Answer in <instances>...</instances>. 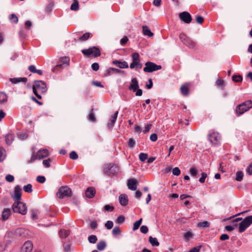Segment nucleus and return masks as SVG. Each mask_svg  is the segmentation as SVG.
<instances>
[{"label": "nucleus", "mask_w": 252, "mask_h": 252, "mask_svg": "<svg viewBox=\"0 0 252 252\" xmlns=\"http://www.w3.org/2000/svg\"><path fill=\"white\" fill-rule=\"evenodd\" d=\"M12 210L14 213H20L23 215L26 214L27 212L25 204L21 202H16L12 205Z\"/></svg>", "instance_id": "obj_5"}, {"label": "nucleus", "mask_w": 252, "mask_h": 252, "mask_svg": "<svg viewBox=\"0 0 252 252\" xmlns=\"http://www.w3.org/2000/svg\"><path fill=\"white\" fill-rule=\"evenodd\" d=\"M246 172L249 175H252V163L247 167Z\"/></svg>", "instance_id": "obj_64"}, {"label": "nucleus", "mask_w": 252, "mask_h": 252, "mask_svg": "<svg viewBox=\"0 0 252 252\" xmlns=\"http://www.w3.org/2000/svg\"><path fill=\"white\" fill-rule=\"evenodd\" d=\"M142 219L141 218L140 220H139L137 221H136L133 223V231H135L139 228L140 225H141V224L142 223Z\"/></svg>", "instance_id": "obj_38"}, {"label": "nucleus", "mask_w": 252, "mask_h": 252, "mask_svg": "<svg viewBox=\"0 0 252 252\" xmlns=\"http://www.w3.org/2000/svg\"><path fill=\"white\" fill-rule=\"evenodd\" d=\"M252 108V101L251 100H247L236 106V112L238 116L243 114L244 112L248 111Z\"/></svg>", "instance_id": "obj_2"}, {"label": "nucleus", "mask_w": 252, "mask_h": 252, "mask_svg": "<svg viewBox=\"0 0 252 252\" xmlns=\"http://www.w3.org/2000/svg\"><path fill=\"white\" fill-rule=\"evenodd\" d=\"M149 241L152 246H158L159 243L156 238H154L152 236H150L149 238Z\"/></svg>", "instance_id": "obj_28"}, {"label": "nucleus", "mask_w": 252, "mask_h": 252, "mask_svg": "<svg viewBox=\"0 0 252 252\" xmlns=\"http://www.w3.org/2000/svg\"><path fill=\"white\" fill-rule=\"evenodd\" d=\"M243 78L241 75H233L232 80L235 82H240L242 81Z\"/></svg>", "instance_id": "obj_47"}, {"label": "nucleus", "mask_w": 252, "mask_h": 252, "mask_svg": "<svg viewBox=\"0 0 252 252\" xmlns=\"http://www.w3.org/2000/svg\"><path fill=\"white\" fill-rule=\"evenodd\" d=\"M112 233L113 235L116 236L120 234L121 231L119 226H115L112 230Z\"/></svg>", "instance_id": "obj_45"}, {"label": "nucleus", "mask_w": 252, "mask_h": 252, "mask_svg": "<svg viewBox=\"0 0 252 252\" xmlns=\"http://www.w3.org/2000/svg\"><path fill=\"white\" fill-rule=\"evenodd\" d=\"M132 62L137 63L140 62L139 55L137 53H134L132 55Z\"/></svg>", "instance_id": "obj_43"}, {"label": "nucleus", "mask_w": 252, "mask_h": 252, "mask_svg": "<svg viewBox=\"0 0 252 252\" xmlns=\"http://www.w3.org/2000/svg\"><path fill=\"white\" fill-rule=\"evenodd\" d=\"M7 95L3 92H0V103L5 102L7 101Z\"/></svg>", "instance_id": "obj_37"}, {"label": "nucleus", "mask_w": 252, "mask_h": 252, "mask_svg": "<svg viewBox=\"0 0 252 252\" xmlns=\"http://www.w3.org/2000/svg\"><path fill=\"white\" fill-rule=\"evenodd\" d=\"M86 196L89 198H93L95 194V189L93 187H89L85 192Z\"/></svg>", "instance_id": "obj_21"}, {"label": "nucleus", "mask_w": 252, "mask_h": 252, "mask_svg": "<svg viewBox=\"0 0 252 252\" xmlns=\"http://www.w3.org/2000/svg\"><path fill=\"white\" fill-rule=\"evenodd\" d=\"M106 247V244L105 241H101L97 244V249L99 251L103 250Z\"/></svg>", "instance_id": "obj_30"}, {"label": "nucleus", "mask_w": 252, "mask_h": 252, "mask_svg": "<svg viewBox=\"0 0 252 252\" xmlns=\"http://www.w3.org/2000/svg\"><path fill=\"white\" fill-rule=\"evenodd\" d=\"M97 240V237L94 235H91L88 237V241L90 243L95 244Z\"/></svg>", "instance_id": "obj_40"}, {"label": "nucleus", "mask_w": 252, "mask_h": 252, "mask_svg": "<svg viewBox=\"0 0 252 252\" xmlns=\"http://www.w3.org/2000/svg\"><path fill=\"white\" fill-rule=\"evenodd\" d=\"M94 109L92 108L89 115V120L92 122H94L96 121L95 115L93 112Z\"/></svg>", "instance_id": "obj_39"}, {"label": "nucleus", "mask_w": 252, "mask_h": 252, "mask_svg": "<svg viewBox=\"0 0 252 252\" xmlns=\"http://www.w3.org/2000/svg\"><path fill=\"white\" fill-rule=\"evenodd\" d=\"M34 94L38 99L41 98V94H44L47 91V87L45 83L42 81L37 80L34 81L32 86Z\"/></svg>", "instance_id": "obj_1"}, {"label": "nucleus", "mask_w": 252, "mask_h": 252, "mask_svg": "<svg viewBox=\"0 0 252 252\" xmlns=\"http://www.w3.org/2000/svg\"><path fill=\"white\" fill-rule=\"evenodd\" d=\"M54 2L52 1H49L46 7L47 12L50 13L52 10Z\"/></svg>", "instance_id": "obj_44"}, {"label": "nucleus", "mask_w": 252, "mask_h": 252, "mask_svg": "<svg viewBox=\"0 0 252 252\" xmlns=\"http://www.w3.org/2000/svg\"><path fill=\"white\" fill-rule=\"evenodd\" d=\"M69 234V231L65 229H61L59 231V235L62 239H64L67 237Z\"/></svg>", "instance_id": "obj_29"}, {"label": "nucleus", "mask_w": 252, "mask_h": 252, "mask_svg": "<svg viewBox=\"0 0 252 252\" xmlns=\"http://www.w3.org/2000/svg\"><path fill=\"white\" fill-rule=\"evenodd\" d=\"M32 248L33 245L32 242L27 241L22 246L21 252H31Z\"/></svg>", "instance_id": "obj_13"}, {"label": "nucleus", "mask_w": 252, "mask_h": 252, "mask_svg": "<svg viewBox=\"0 0 252 252\" xmlns=\"http://www.w3.org/2000/svg\"><path fill=\"white\" fill-rule=\"evenodd\" d=\"M118 115V111H116L113 116L111 117V118L110 119L109 122L107 124V127L109 128H112L114 125V124L117 119Z\"/></svg>", "instance_id": "obj_22"}, {"label": "nucleus", "mask_w": 252, "mask_h": 252, "mask_svg": "<svg viewBox=\"0 0 252 252\" xmlns=\"http://www.w3.org/2000/svg\"><path fill=\"white\" fill-rule=\"evenodd\" d=\"M252 223V215L246 217L244 220L240 222L239 226V232H243Z\"/></svg>", "instance_id": "obj_7"}, {"label": "nucleus", "mask_w": 252, "mask_h": 252, "mask_svg": "<svg viewBox=\"0 0 252 252\" xmlns=\"http://www.w3.org/2000/svg\"><path fill=\"white\" fill-rule=\"evenodd\" d=\"M125 220V218L123 216H120L118 217L115 222L118 224H122Z\"/></svg>", "instance_id": "obj_48"}, {"label": "nucleus", "mask_w": 252, "mask_h": 252, "mask_svg": "<svg viewBox=\"0 0 252 252\" xmlns=\"http://www.w3.org/2000/svg\"><path fill=\"white\" fill-rule=\"evenodd\" d=\"M124 73V71L117 68L111 67L108 68L105 73V76H109L114 73Z\"/></svg>", "instance_id": "obj_23"}, {"label": "nucleus", "mask_w": 252, "mask_h": 252, "mask_svg": "<svg viewBox=\"0 0 252 252\" xmlns=\"http://www.w3.org/2000/svg\"><path fill=\"white\" fill-rule=\"evenodd\" d=\"M91 67L93 70L96 71L99 69V66L98 63H94L92 64Z\"/></svg>", "instance_id": "obj_61"}, {"label": "nucleus", "mask_w": 252, "mask_h": 252, "mask_svg": "<svg viewBox=\"0 0 252 252\" xmlns=\"http://www.w3.org/2000/svg\"><path fill=\"white\" fill-rule=\"evenodd\" d=\"M82 53L88 57H97L100 55V50L96 47H90L82 50Z\"/></svg>", "instance_id": "obj_4"}, {"label": "nucleus", "mask_w": 252, "mask_h": 252, "mask_svg": "<svg viewBox=\"0 0 252 252\" xmlns=\"http://www.w3.org/2000/svg\"><path fill=\"white\" fill-rule=\"evenodd\" d=\"M63 69L62 64H58L52 68V71L54 73H57Z\"/></svg>", "instance_id": "obj_42"}, {"label": "nucleus", "mask_w": 252, "mask_h": 252, "mask_svg": "<svg viewBox=\"0 0 252 252\" xmlns=\"http://www.w3.org/2000/svg\"><path fill=\"white\" fill-rule=\"evenodd\" d=\"M179 17L182 21L187 24L190 23L192 20L190 14L188 12L186 11L180 13Z\"/></svg>", "instance_id": "obj_10"}, {"label": "nucleus", "mask_w": 252, "mask_h": 252, "mask_svg": "<svg viewBox=\"0 0 252 252\" xmlns=\"http://www.w3.org/2000/svg\"><path fill=\"white\" fill-rule=\"evenodd\" d=\"M24 190L28 193H31L32 191V185L31 184H29L23 187Z\"/></svg>", "instance_id": "obj_41"}, {"label": "nucleus", "mask_w": 252, "mask_h": 252, "mask_svg": "<svg viewBox=\"0 0 252 252\" xmlns=\"http://www.w3.org/2000/svg\"><path fill=\"white\" fill-rule=\"evenodd\" d=\"M142 28V32L144 35L147 36L148 37H151L153 36V33L151 31V30H150L148 26H143Z\"/></svg>", "instance_id": "obj_25"}, {"label": "nucleus", "mask_w": 252, "mask_h": 252, "mask_svg": "<svg viewBox=\"0 0 252 252\" xmlns=\"http://www.w3.org/2000/svg\"><path fill=\"white\" fill-rule=\"evenodd\" d=\"M11 211L10 209L6 208L3 210L2 213V220L5 221L8 220L11 215Z\"/></svg>", "instance_id": "obj_24"}, {"label": "nucleus", "mask_w": 252, "mask_h": 252, "mask_svg": "<svg viewBox=\"0 0 252 252\" xmlns=\"http://www.w3.org/2000/svg\"><path fill=\"white\" fill-rule=\"evenodd\" d=\"M10 81L12 84H17L21 82H26L27 81V78L26 77H19V78H10Z\"/></svg>", "instance_id": "obj_26"}, {"label": "nucleus", "mask_w": 252, "mask_h": 252, "mask_svg": "<svg viewBox=\"0 0 252 252\" xmlns=\"http://www.w3.org/2000/svg\"><path fill=\"white\" fill-rule=\"evenodd\" d=\"M49 155V152L46 149H42L39 150L36 156H35V159H42Z\"/></svg>", "instance_id": "obj_14"}, {"label": "nucleus", "mask_w": 252, "mask_h": 252, "mask_svg": "<svg viewBox=\"0 0 252 252\" xmlns=\"http://www.w3.org/2000/svg\"><path fill=\"white\" fill-rule=\"evenodd\" d=\"M22 196V189L20 186L17 185L14 188V193L12 195V197L14 200H21Z\"/></svg>", "instance_id": "obj_11"}, {"label": "nucleus", "mask_w": 252, "mask_h": 252, "mask_svg": "<svg viewBox=\"0 0 252 252\" xmlns=\"http://www.w3.org/2000/svg\"><path fill=\"white\" fill-rule=\"evenodd\" d=\"M51 160L50 158H48L47 159H45L43 161L42 163L44 166L48 168L50 166V163H51Z\"/></svg>", "instance_id": "obj_54"}, {"label": "nucleus", "mask_w": 252, "mask_h": 252, "mask_svg": "<svg viewBox=\"0 0 252 252\" xmlns=\"http://www.w3.org/2000/svg\"><path fill=\"white\" fill-rule=\"evenodd\" d=\"M105 226L108 229H111L113 226V222L111 220H108L106 221V222L105 223Z\"/></svg>", "instance_id": "obj_53"}, {"label": "nucleus", "mask_w": 252, "mask_h": 252, "mask_svg": "<svg viewBox=\"0 0 252 252\" xmlns=\"http://www.w3.org/2000/svg\"><path fill=\"white\" fill-rule=\"evenodd\" d=\"M135 145V142L132 138H130L128 140V146L130 148H133Z\"/></svg>", "instance_id": "obj_60"}, {"label": "nucleus", "mask_w": 252, "mask_h": 252, "mask_svg": "<svg viewBox=\"0 0 252 252\" xmlns=\"http://www.w3.org/2000/svg\"><path fill=\"white\" fill-rule=\"evenodd\" d=\"M69 157L71 159L75 160L78 158V156L75 151H72L69 154Z\"/></svg>", "instance_id": "obj_52"}, {"label": "nucleus", "mask_w": 252, "mask_h": 252, "mask_svg": "<svg viewBox=\"0 0 252 252\" xmlns=\"http://www.w3.org/2000/svg\"><path fill=\"white\" fill-rule=\"evenodd\" d=\"M119 202L123 206H126L128 203V197L125 194H122L119 197Z\"/></svg>", "instance_id": "obj_19"}, {"label": "nucleus", "mask_w": 252, "mask_h": 252, "mask_svg": "<svg viewBox=\"0 0 252 252\" xmlns=\"http://www.w3.org/2000/svg\"><path fill=\"white\" fill-rule=\"evenodd\" d=\"M119 168L116 164L106 163L103 166V172L107 175H113L118 172Z\"/></svg>", "instance_id": "obj_3"}, {"label": "nucleus", "mask_w": 252, "mask_h": 252, "mask_svg": "<svg viewBox=\"0 0 252 252\" xmlns=\"http://www.w3.org/2000/svg\"><path fill=\"white\" fill-rule=\"evenodd\" d=\"M4 138L6 144L10 146L14 140V135L13 133H9L5 135Z\"/></svg>", "instance_id": "obj_20"}, {"label": "nucleus", "mask_w": 252, "mask_h": 252, "mask_svg": "<svg viewBox=\"0 0 252 252\" xmlns=\"http://www.w3.org/2000/svg\"><path fill=\"white\" fill-rule=\"evenodd\" d=\"M139 159L141 161H144L148 158V155L143 153H141L139 155Z\"/></svg>", "instance_id": "obj_49"}, {"label": "nucleus", "mask_w": 252, "mask_h": 252, "mask_svg": "<svg viewBox=\"0 0 252 252\" xmlns=\"http://www.w3.org/2000/svg\"><path fill=\"white\" fill-rule=\"evenodd\" d=\"M196 21L197 23L201 24L203 22L204 18L201 16H197L196 17Z\"/></svg>", "instance_id": "obj_62"}, {"label": "nucleus", "mask_w": 252, "mask_h": 252, "mask_svg": "<svg viewBox=\"0 0 252 252\" xmlns=\"http://www.w3.org/2000/svg\"><path fill=\"white\" fill-rule=\"evenodd\" d=\"M112 63L120 68H127L128 67V63L126 61L121 62L118 60H115Z\"/></svg>", "instance_id": "obj_17"}, {"label": "nucleus", "mask_w": 252, "mask_h": 252, "mask_svg": "<svg viewBox=\"0 0 252 252\" xmlns=\"http://www.w3.org/2000/svg\"><path fill=\"white\" fill-rule=\"evenodd\" d=\"M244 174L242 171H239L236 173V180L238 182L241 181L243 179Z\"/></svg>", "instance_id": "obj_35"}, {"label": "nucleus", "mask_w": 252, "mask_h": 252, "mask_svg": "<svg viewBox=\"0 0 252 252\" xmlns=\"http://www.w3.org/2000/svg\"><path fill=\"white\" fill-rule=\"evenodd\" d=\"M137 181L135 179H130L127 182L128 188L131 190H135L137 189Z\"/></svg>", "instance_id": "obj_16"}, {"label": "nucleus", "mask_w": 252, "mask_h": 252, "mask_svg": "<svg viewBox=\"0 0 252 252\" xmlns=\"http://www.w3.org/2000/svg\"><path fill=\"white\" fill-rule=\"evenodd\" d=\"M71 195V190L67 186H63L59 188L57 196L60 199Z\"/></svg>", "instance_id": "obj_6"}, {"label": "nucleus", "mask_w": 252, "mask_h": 252, "mask_svg": "<svg viewBox=\"0 0 252 252\" xmlns=\"http://www.w3.org/2000/svg\"><path fill=\"white\" fill-rule=\"evenodd\" d=\"M180 91L181 94L184 96H187L189 95V87L186 85H183L180 88Z\"/></svg>", "instance_id": "obj_27"}, {"label": "nucleus", "mask_w": 252, "mask_h": 252, "mask_svg": "<svg viewBox=\"0 0 252 252\" xmlns=\"http://www.w3.org/2000/svg\"><path fill=\"white\" fill-rule=\"evenodd\" d=\"M201 175V177L199 178V181L201 183H203L205 182V179L207 177V174L205 172H202Z\"/></svg>", "instance_id": "obj_50"}, {"label": "nucleus", "mask_w": 252, "mask_h": 252, "mask_svg": "<svg viewBox=\"0 0 252 252\" xmlns=\"http://www.w3.org/2000/svg\"><path fill=\"white\" fill-rule=\"evenodd\" d=\"M197 226L202 228H207L210 226V223L207 221H204L203 222H199L197 224Z\"/></svg>", "instance_id": "obj_33"}, {"label": "nucleus", "mask_w": 252, "mask_h": 252, "mask_svg": "<svg viewBox=\"0 0 252 252\" xmlns=\"http://www.w3.org/2000/svg\"><path fill=\"white\" fill-rule=\"evenodd\" d=\"M9 20L11 23L17 24L18 22V18L15 14H11L9 16Z\"/></svg>", "instance_id": "obj_32"}, {"label": "nucleus", "mask_w": 252, "mask_h": 252, "mask_svg": "<svg viewBox=\"0 0 252 252\" xmlns=\"http://www.w3.org/2000/svg\"><path fill=\"white\" fill-rule=\"evenodd\" d=\"M46 179L44 176H38L36 177V181L41 184L44 183L45 182Z\"/></svg>", "instance_id": "obj_55"}, {"label": "nucleus", "mask_w": 252, "mask_h": 252, "mask_svg": "<svg viewBox=\"0 0 252 252\" xmlns=\"http://www.w3.org/2000/svg\"><path fill=\"white\" fill-rule=\"evenodd\" d=\"M216 85L221 87H224L225 86L223 80L221 79H218L216 81Z\"/></svg>", "instance_id": "obj_56"}, {"label": "nucleus", "mask_w": 252, "mask_h": 252, "mask_svg": "<svg viewBox=\"0 0 252 252\" xmlns=\"http://www.w3.org/2000/svg\"><path fill=\"white\" fill-rule=\"evenodd\" d=\"M91 34L90 32H86L80 37L79 40L82 41H86L90 37Z\"/></svg>", "instance_id": "obj_36"}, {"label": "nucleus", "mask_w": 252, "mask_h": 252, "mask_svg": "<svg viewBox=\"0 0 252 252\" xmlns=\"http://www.w3.org/2000/svg\"><path fill=\"white\" fill-rule=\"evenodd\" d=\"M28 233L29 231L28 230L23 228H18L16 230V236L22 238H26Z\"/></svg>", "instance_id": "obj_18"}, {"label": "nucleus", "mask_w": 252, "mask_h": 252, "mask_svg": "<svg viewBox=\"0 0 252 252\" xmlns=\"http://www.w3.org/2000/svg\"><path fill=\"white\" fill-rule=\"evenodd\" d=\"M161 69V66L157 65L155 63L151 62H147L145 63V67L143 70L145 72H152Z\"/></svg>", "instance_id": "obj_8"}, {"label": "nucleus", "mask_w": 252, "mask_h": 252, "mask_svg": "<svg viewBox=\"0 0 252 252\" xmlns=\"http://www.w3.org/2000/svg\"><path fill=\"white\" fill-rule=\"evenodd\" d=\"M172 173L173 175L178 176L181 173V171L178 167H175L172 170Z\"/></svg>", "instance_id": "obj_57"}, {"label": "nucleus", "mask_w": 252, "mask_h": 252, "mask_svg": "<svg viewBox=\"0 0 252 252\" xmlns=\"http://www.w3.org/2000/svg\"><path fill=\"white\" fill-rule=\"evenodd\" d=\"M138 82L136 78L131 79V83L130 84L128 89L135 92L138 89Z\"/></svg>", "instance_id": "obj_15"}, {"label": "nucleus", "mask_w": 252, "mask_h": 252, "mask_svg": "<svg viewBox=\"0 0 252 252\" xmlns=\"http://www.w3.org/2000/svg\"><path fill=\"white\" fill-rule=\"evenodd\" d=\"M180 40L184 44L188 46L189 48H193L194 44L193 42L190 39L188 38L186 34L184 33H181L179 35Z\"/></svg>", "instance_id": "obj_9"}, {"label": "nucleus", "mask_w": 252, "mask_h": 252, "mask_svg": "<svg viewBox=\"0 0 252 252\" xmlns=\"http://www.w3.org/2000/svg\"><path fill=\"white\" fill-rule=\"evenodd\" d=\"M220 139V136L218 132H213L209 135V140L212 143L217 144Z\"/></svg>", "instance_id": "obj_12"}, {"label": "nucleus", "mask_w": 252, "mask_h": 252, "mask_svg": "<svg viewBox=\"0 0 252 252\" xmlns=\"http://www.w3.org/2000/svg\"><path fill=\"white\" fill-rule=\"evenodd\" d=\"M69 58L68 57H64L61 58V63L60 64H62V66L63 64H68L69 63Z\"/></svg>", "instance_id": "obj_46"}, {"label": "nucleus", "mask_w": 252, "mask_h": 252, "mask_svg": "<svg viewBox=\"0 0 252 252\" xmlns=\"http://www.w3.org/2000/svg\"><path fill=\"white\" fill-rule=\"evenodd\" d=\"M5 180L8 182H12L14 180V177L13 175L8 174L5 177Z\"/></svg>", "instance_id": "obj_58"}, {"label": "nucleus", "mask_w": 252, "mask_h": 252, "mask_svg": "<svg viewBox=\"0 0 252 252\" xmlns=\"http://www.w3.org/2000/svg\"><path fill=\"white\" fill-rule=\"evenodd\" d=\"M18 136L20 139L24 140L28 137V134L26 132H21L18 134Z\"/></svg>", "instance_id": "obj_51"}, {"label": "nucleus", "mask_w": 252, "mask_h": 252, "mask_svg": "<svg viewBox=\"0 0 252 252\" xmlns=\"http://www.w3.org/2000/svg\"><path fill=\"white\" fill-rule=\"evenodd\" d=\"M148 228L146 225H142L140 227V231L141 233L146 234L148 232Z\"/></svg>", "instance_id": "obj_59"}, {"label": "nucleus", "mask_w": 252, "mask_h": 252, "mask_svg": "<svg viewBox=\"0 0 252 252\" xmlns=\"http://www.w3.org/2000/svg\"><path fill=\"white\" fill-rule=\"evenodd\" d=\"M73 2L70 6L71 10L76 11L79 9V2L78 0H73Z\"/></svg>", "instance_id": "obj_31"}, {"label": "nucleus", "mask_w": 252, "mask_h": 252, "mask_svg": "<svg viewBox=\"0 0 252 252\" xmlns=\"http://www.w3.org/2000/svg\"><path fill=\"white\" fill-rule=\"evenodd\" d=\"M189 173L192 177H196L198 173V170L195 166L191 167L189 169Z\"/></svg>", "instance_id": "obj_34"}, {"label": "nucleus", "mask_w": 252, "mask_h": 252, "mask_svg": "<svg viewBox=\"0 0 252 252\" xmlns=\"http://www.w3.org/2000/svg\"><path fill=\"white\" fill-rule=\"evenodd\" d=\"M128 39L126 36H124L123 38H122L120 40V43L122 45H125L126 42L128 41Z\"/></svg>", "instance_id": "obj_63"}]
</instances>
